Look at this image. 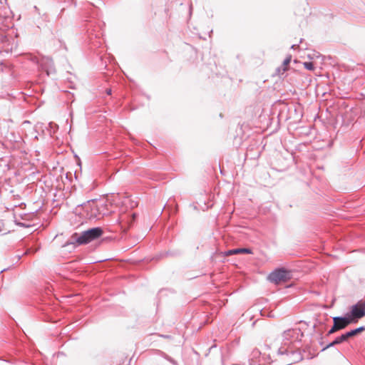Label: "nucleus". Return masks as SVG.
I'll list each match as a JSON object with an SVG mask.
<instances>
[{"instance_id":"obj_1","label":"nucleus","mask_w":365,"mask_h":365,"mask_svg":"<svg viewBox=\"0 0 365 365\" xmlns=\"http://www.w3.org/2000/svg\"><path fill=\"white\" fill-rule=\"evenodd\" d=\"M102 234L103 230L101 227H93L81 234L74 233L71 240L78 245H84L99 238Z\"/></svg>"},{"instance_id":"obj_2","label":"nucleus","mask_w":365,"mask_h":365,"mask_svg":"<svg viewBox=\"0 0 365 365\" xmlns=\"http://www.w3.org/2000/svg\"><path fill=\"white\" fill-rule=\"evenodd\" d=\"M346 316L352 323L356 322L359 319L365 317V301H359L353 305Z\"/></svg>"},{"instance_id":"obj_3","label":"nucleus","mask_w":365,"mask_h":365,"mask_svg":"<svg viewBox=\"0 0 365 365\" xmlns=\"http://www.w3.org/2000/svg\"><path fill=\"white\" fill-rule=\"evenodd\" d=\"M303 333L298 329H290L284 331L282 334L283 342L284 345L299 341L302 339Z\"/></svg>"},{"instance_id":"obj_4","label":"nucleus","mask_w":365,"mask_h":365,"mask_svg":"<svg viewBox=\"0 0 365 365\" xmlns=\"http://www.w3.org/2000/svg\"><path fill=\"white\" fill-rule=\"evenodd\" d=\"M291 278V272L285 269H278L269 274L268 279L275 284L285 282Z\"/></svg>"},{"instance_id":"obj_5","label":"nucleus","mask_w":365,"mask_h":365,"mask_svg":"<svg viewBox=\"0 0 365 365\" xmlns=\"http://www.w3.org/2000/svg\"><path fill=\"white\" fill-rule=\"evenodd\" d=\"M333 321L339 330L346 328L349 324L352 323L346 315L345 317H335L333 318Z\"/></svg>"},{"instance_id":"obj_6","label":"nucleus","mask_w":365,"mask_h":365,"mask_svg":"<svg viewBox=\"0 0 365 365\" xmlns=\"http://www.w3.org/2000/svg\"><path fill=\"white\" fill-rule=\"evenodd\" d=\"M41 67L42 70L46 73L47 76H49L56 72L53 61L48 58L43 59L42 62L41 63Z\"/></svg>"},{"instance_id":"obj_7","label":"nucleus","mask_w":365,"mask_h":365,"mask_svg":"<svg viewBox=\"0 0 365 365\" xmlns=\"http://www.w3.org/2000/svg\"><path fill=\"white\" fill-rule=\"evenodd\" d=\"M348 339L347 337L346 336V334H341L340 336H338L335 339V340H334L331 343H330L329 344H328L327 346H326V349L327 348H329V347H331L336 344H339L340 343H342L345 341H346Z\"/></svg>"},{"instance_id":"obj_8","label":"nucleus","mask_w":365,"mask_h":365,"mask_svg":"<svg viewBox=\"0 0 365 365\" xmlns=\"http://www.w3.org/2000/svg\"><path fill=\"white\" fill-rule=\"evenodd\" d=\"M242 253L251 254L252 250L248 248H237V249L231 250L228 252L229 255H236V254H242Z\"/></svg>"},{"instance_id":"obj_9","label":"nucleus","mask_w":365,"mask_h":365,"mask_svg":"<svg viewBox=\"0 0 365 365\" xmlns=\"http://www.w3.org/2000/svg\"><path fill=\"white\" fill-rule=\"evenodd\" d=\"M364 330H365V327H360L359 328H356L355 329L351 330V331L345 333L346 336L347 337V339H349V337L354 336Z\"/></svg>"},{"instance_id":"obj_10","label":"nucleus","mask_w":365,"mask_h":365,"mask_svg":"<svg viewBox=\"0 0 365 365\" xmlns=\"http://www.w3.org/2000/svg\"><path fill=\"white\" fill-rule=\"evenodd\" d=\"M290 61H291V56H287L284 60L282 66L277 69L278 72L279 73L281 71V70H282V73L286 71L287 70V67H288L289 64L290 63Z\"/></svg>"},{"instance_id":"obj_11","label":"nucleus","mask_w":365,"mask_h":365,"mask_svg":"<svg viewBox=\"0 0 365 365\" xmlns=\"http://www.w3.org/2000/svg\"><path fill=\"white\" fill-rule=\"evenodd\" d=\"M260 354H261V352L259 351V349H254L251 353V357L252 359H250V365H253V363H255L254 361V359H257L260 356Z\"/></svg>"},{"instance_id":"obj_12","label":"nucleus","mask_w":365,"mask_h":365,"mask_svg":"<svg viewBox=\"0 0 365 365\" xmlns=\"http://www.w3.org/2000/svg\"><path fill=\"white\" fill-rule=\"evenodd\" d=\"M107 202H105L103 203H101L100 205H98V209H99V211L100 212H101L103 215H108L109 214L110 212H111L112 211L109 210L108 209H107V211H103V210H101V207H103V206H107Z\"/></svg>"},{"instance_id":"obj_13","label":"nucleus","mask_w":365,"mask_h":365,"mask_svg":"<svg viewBox=\"0 0 365 365\" xmlns=\"http://www.w3.org/2000/svg\"><path fill=\"white\" fill-rule=\"evenodd\" d=\"M303 64L304 68L309 71H313L314 69V66L312 62H304Z\"/></svg>"},{"instance_id":"obj_14","label":"nucleus","mask_w":365,"mask_h":365,"mask_svg":"<svg viewBox=\"0 0 365 365\" xmlns=\"http://www.w3.org/2000/svg\"><path fill=\"white\" fill-rule=\"evenodd\" d=\"M314 328L315 329V331L319 333L320 334H322L324 330L325 329L324 326L322 325V327H318L316 324H314Z\"/></svg>"},{"instance_id":"obj_15","label":"nucleus","mask_w":365,"mask_h":365,"mask_svg":"<svg viewBox=\"0 0 365 365\" xmlns=\"http://www.w3.org/2000/svg\"><path fill=\"white\" fill-rule=\"evenodd\" d=\"M339 330V329L337 328V327L334 324L333 327L328 331V335L332 334Z\"/></svg>"},{"instance_id":"obj_16","label":"nucleus","mask_w":365,"mask_h":365,"mask_svg":"<svg viewBox=\"0 0 365 365\" xmlns=\"http://www.w3.org/2000/svg\"><path fill=\"white\" fill-rule=\"evenodd\" d=\"M106 93H107L108 95H110V94H111V89H110V88L107 89V90H106Z\"/></svg>"},{"instance_id":"obj_17","label":"nucleus","mask_w":365,"mask_h":365,"mask_svg":"<svg viewBox=\"0 0 365 365\" xmlns=\"http://www.w3.org/2000/svg\"><path fill=\"white\" fill-rule=\"evenodd\" d=\"M298 46L297 45H292V48L294 49L296 47H297Z\"/></svg>"},{"instance_id":"obj_18","label":"nucleus","mask_w":365,"mask_h":365,"mask_svg":"<svg viewBox=\"0 0 365 365\" xmlns=\"http://www.w3.org/2000/svg\"><path fill=\"white\" fill-rule=\"evenodd\" d=\"M279 351L281 352V354H284V351H281V349H279Z\"/></svg>"},{"instance_id":"obj_19","label":"nucleus","mask_w":365,"mask_h":365,"mask_svg":"<svg viewBox=\"0 0 365 365\" xmlns=\"http://www.w3.org/2000/svg\"><path fill=\"white\" fill-rule=\"evenodd\" d=\"M285 352H286L287 354H288V353H289L288 350H287V349L285 350Z\"/></svg>"},{"instance_id":"obj_20","label":"nucleus","mask_w":365,"mask_h":365,"mask_svg":"<svg viewBox=\"0 0 365 365\" xmlns=\"http://www.w3.org/2000/svg\"><path fill=\"white\" fill-rule=\"evenodd\" d=\"M290 353H292V354H294V351H290Z\"/></svg>"}]
</instances>
